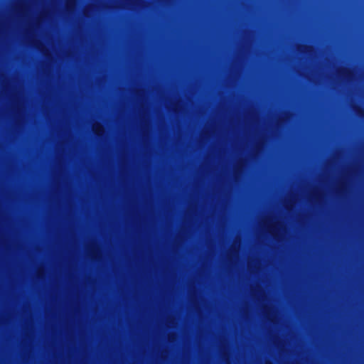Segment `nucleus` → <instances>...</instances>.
I'll return each mask as SVG.
<instances>
[{
    "label": "nucleus",
    "mask_w": 364,
    "mask_h": 364,
    "mask_svg": "<svg viewBox=\"0 0 364 364\" xmlns=\"http://www.w3.org/2000/svg\"><path fill=\"white\" fill-rule=\"evenodd\" d=\"M92 129L94 132L98 136H101L104 132V129L100 124H94Z\"/></svg>",
    "instance_id": "obj_1"
}]
</instances>
